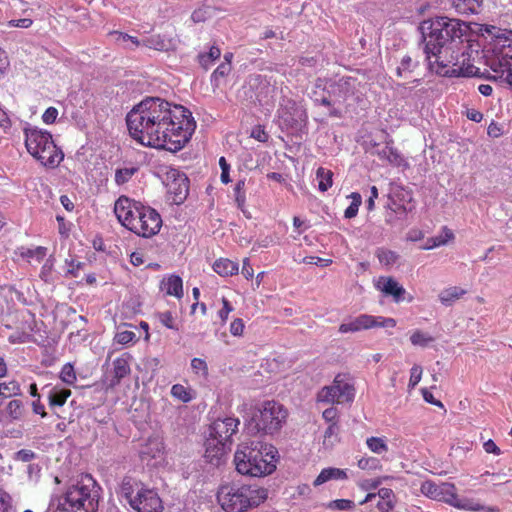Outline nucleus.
<instances>
[{
    "instance_id": "36",
    "label": "nucleus",
    "mask_w": 512,
    "mask_h": 512,
    "mask_svg": "<svg viewBox=\"0 0 512 512\" xmlns=\"http://www.w3.org/2000/svg\"><path fill=\"white\" fill-rule=\"evenodd\" d=\"M232 70V65L227 62H222L218 65V67L213 71L210 77L211 85L214 89L219 88L222 80L229 75Z\"/></svg>"
},
{
    "instance_id": "21",
    "label": "nucleus",
    "mask_w": 512,
    "mask_h": 512,
    "mask_svg": "<svg viewBox=\"0 0 512 512\" xmlns=\"http://www.w3.org/2000/svg\"><path fill=\"white\" fill-rule=\"evenodd\" d=\"M205 449V458L207 462L214 466H219L227 454L228 445L215 439H207Z\"/></svg>"
},
{
    "instance_id": "14",
    "label": "nucleus",
    "mask_w": 512,
    "mask_h": 512,
    "mask_svg": "<svg viewBox=\"0 0 512 512\" xmlns=\"http://www.w3.org/2000/svg\"><path fill=\"white\" fill-rule=\"evenodd\" d=\"M395 326L396 320L394 318L361 314L355 318H349L344 321L339 326V332L342 334L355 333L376 327L394 328Z\"/></svg>"
},
{
    "instance_id": "23",
    "label": "nucleus",
    "mask_w": 512,
    "mask_h": 512,
    "mask_svg": "<svg viewBox=\"0 0 512 512\" xmlns=\"http://www.w3.org/2000/svg\"><path fill=\"white\" fill-rule=\"evenodd\" d=\"M43 390H47V397L50 407H62L71 395V390L60 385H45Z\"/></svg>"
},
{
    "instance_id": "44",
    "label": "nucleus",
    "mask_w": 512,
    "mask_h": 512,
    "mask_svg": "<svg viewBox=\"0 0 512 512\" xmlns=\"http://www.w3.org/2000/svg\"><path fill=\"white\" fill-rule=\"evenodd\" d=\"M433 340L432 336L420 330H415L410 336V341L414 346L426 347Z\"/></svg>"
},
{
    "instance_id": "38",
    "label": "nucleus",
    "mask_w": 512,
    "mask_h": 512,
    "mask_svg": "<svg viewBox=\"0 0 512 512\" xmlns=\"http://www.w3.org/2000/svg\"><path fill=\"white\" fill-rule=\"evenodd\" d=\"M332 171L319 167L316 171V179L318 181V189L326 192L332 186Z\"/></svg>"
},
{
    "instance_id": "28",
    "label": "nucleus",
    "mask_w": 512,
    "mask_h": 512,
    "mask_svg": "<svg viewBox=\"0 0 512 512\" xmlns=\"http://www.w3.org/2000/svg\"><path fill=\"white\" fill-rule=\"evenodd\" d=\"M213 270L222 277L232 276L238 273L239 265L238 263L227 259L220 258L216 260L213 264Z\"/></svg>"
},
{
    "instance_id": "1",
    "label": "nucleus",
    "mask_w": 512,
    "mask_h": 512,
    "mask_svg": "<svg viewBox=\"0 0 512 512\" xmlns=\"http://www.w3.org/2000/svg\"><path fill=\"white\" fill-rule=\"evenodd\" d=\"M131 137L138 143L178 152L190 141L196 122L191 111L158 97H147L126 116Z\"/></svg>"
},
{
    "instance_id": "63",
    "label": "nucleus",
    "mask_w": 512,
    "mask_h": 512,
    "mask_svg": "<svg viewBox=\"0 0 512 512\" xmlns=\"http://www.w3.org/2000/svg\"><path fill=\"white\" fill-rule=\"evenodd\" d=\"M222 303L223 307L219 310L218 316L223 322H225L228 318L229 313L233 311V307L230 304V302L225 298L222 299Z\"/></svg>"
},
{
    "instance_id": "56",
    "label": "nucleus",
    "mask_w": 512,
    "mask_h": 512,
    "mask_svg": "<svg viewBox=\"0 0 512 512\" xmlns=\"http://www.w3.org/2000/svg\"><path fill=\"white\" fill-rule=\"evenodd\" d=\"M251 137L259 142H267L269 135L265 131L264 127L258 125L252 128L251 130Z\"/></svg>"
},
{
    "instance_id": "54",
    "label": "nucleus",
    "mask_w": 512,
    "mask_h": 512,
    "mask_svg": "<svg viewBox=\"0 0 512 512\" xmlns=\"http://www.w3.org/2000/svg\"><path fill=\"white\" fill-rule=\"evenodd\" d=\"M65 265L67 266L66 273L72 277H77L78 271L84 266V263L75 262L73 259H66Z\"/></svg>"
},
{
    "instance_id": "58",
    "label": "nucleus",
    "mask_w": 512,
    "mask_h": 512,
    "mask_svg": "<svg viewBox=\"0 0 512 512\" xmlns=\"http://www.w3.org/2000/svg\"><path fill=\"white\" fill-rule=\"evenodd\" d=\"M11 507V496L0 488V512H9Z\"/></svg>"
},
{
    "instance_id": "5",
    "label": "nucleus",
    "mask_w": 512,
    "mask_h": 512,
    "mask_svg": "<svg viewBox=\"0 0 512 512\" xmlns=\"http://www.w3.org/2000/svg\"><path fill=\"white\" fill-rule=\"evenodd\" d=\"M217 499L226 512H244L257 507L267 499V490L257 485H224Z\"/></svg>"
},
{
    "instance_id": "20",
    "label": "nucleus",
    "mask_w": 512,
    "mask_h": 512,
    "mask_svg": "<svg viewBox=\"0 0 512 512\" xmlns=\"http://www.w3.org/2000/svg\"><path fill=\"white\" fill-rule=\"evenodd\" d=\"M132 356L124 353L112 362V377L109 379V387L114 388L120 384L121 380L131 373L130 362Z\"/></svg>"
},
{
    "instance_id": "39",
    "label": "nucleus",
    "mask_w": 512,
    "mask_h": 512,
    "mask_svg": "<svg viewBox=\"0 0 512 512\" xmlns=\"http://www.w3.org/2000/svg\"><path fill=\"white\" fill-rule=\"evenodd\" d=\"M368 449L375 454H383L388 451L386 438L384 437H369L366 439Z\"/></svg>"
},
{
    "instance_id": "3",
    "label": "nucleus",
    "mask_w": 512,
    "mask_h": 512,
    "mask_svg": "<svg viewBox=\"0 0 512 512\" xmlns=\"http://www.w3.org/2000/svg\"><path fill=\"white\" fill-rule=\"evenodd\" d=\"M277 460V449L272 444L257 440L240 443L234 454L237 472L252 477H262L274 472Z\"/></svg>"
},
{
    "instance_id": "22",
    "label": "nucleus",
    "mask_w": 512,
    "mask_h": 512,
    "mask_svg": "<svg viewBox=\"0 0 512 512\" xmlns=\"http://www.w3.org/2000/svg\"><path fill=\"white\" fill-rule=\"evenodd\" d=\"M376 288L387 296H392L395 302L403 300L405 289L392 277H379L375 284Z\"/></svg>"
},
{
    "instance_id": "51",
    "label": "nucleus",
    "mask_w": 512,
    "mask_h": 512,
    "mask_svg": "<svg viewBox=\"0 0 512 512\" xmlns=\"http://www.w3.org/2000/svg\"><path fill=\"white\" fill-rule=\"evenodd\" d=\"M110 35L118 43H125L127 41H130L136 47H138L140 45V41L136 37L130 36L126 33L114 31Z\"/></svg>"
},
{
    "instance_id": "4",
    "label": "nucleus",
    "mask_w": 512,
    "mask_h": 512,
    "mask_svg": "<svg viewBox=\"0 0 512 512\" xmlns=\"http://www.w3.org/2000/svg\"><path fill=\"white\" fill-rule=\"evenodd\" d=\"M484 58L491 71L489 79L512 91V31L504 30L497 34Z\"/></svg>"
},
{
    "instance_id": "45",
    "label": "nucleus",
    "mask_w": 512,
    "mask_h": 512,
    "mask_svg": "<svg viewBox=\"0 0 512 512\" xmlns=\"http://www.w3.org/2000/svg\"><path fill=\"white\" fill-rule=\"evenodd\" d=\"M60 379L67 385H73L76 382V373L71 363H66L63 365L60 371Z\"/></svg>"
},
{
    "instance_id": "32",
    "label": "nucleus",
    "mask_w": 512,
    "mask_h": 512,
    "mask_svg": "<svg viewBox=\"0 0 512 512\" xmlns=\"http://www.w3.org/2000/svg\"><path fill=\"white\" fill-rule=\"evenodd\" d=\"M220 56V48L217 46H211L209 51L201 52L198 54V63L203 69L208 70L215 63V61L220 58Z\"/></svg>"
},
{
    "instance_id": "33",
    "label": "nucleus",
    "mask_w": 512,
    "mask_h": 512,
    "mask_svg": "<svg viewBox=\"0 0 512 512\" xmlns=\"http://www.w3.org/2000/svg\"><path fill=\"white\" fill-rule=\"evenodd\" d=\"M163 450V444L158 438H150L141 448L140 456L145 458H156Z\"/></svg>"
},
{
    "instance_id": "10",
    "label": "nucleus",
    "mask_w": 512,
    "mask_h": 512,
    "mask_svg": "<svg viewBox=\"0 0 512 512\" xmlns=\"http://www.w3.org/2000/svg\"><path fill=\"white\" fill-rule=\"evenodd\" d=\"M287 410L282 404L274 400L264 402L258 409V413L252 418L255 422V429L266 434H273L279 431L286 422Z\"/></svg>"
},
{
    "instance_id": "47",
    "label": "nucleus",
    "mask_w": 512,
    "mask_h": 512,
    "mask_svg": "<svg viewBox=\"0 0 512 512\" xmlns=\"http://www.w3.org/2000/svg\"><path fill=\"white\" fill-rule=\"evenodd\" d=\"M423 369L420 365L415 364L412 366L410 370V379L408 383V388L410 390L414 389L417 384L421 381Z\"/></svg>"
},
{
    "instance_id": "64",
    "label": "nucleus",
    "mask_w": 512,
    "mask_h": 512,
    "mask_svg": "<svg viewBox=\"0 0 512 512\" xmlns=\"http://www.w3.org/2000/svg\"><path fill=\"white\" fill-rule=\"evenodd\" d=\"M421 393H422L423 399L427 403L432 404V405L437 406V407L443 408L442 402L437 400V399H435L433 394L427 388H422L421 389Z\"/></svg>"
},
{
    "instance_id": "19",
    "label": "nucleus",
    "mask_w": 512,
    "mask_h": 512,
    "mask_svg": "<svg viewBox=\"0 0 512 512\" xmlns=\"http://www.w3.org/2000/svg\"><path fill=\"white\" fill-rule=\"evenodd\" d=\"M24 414L25 408L21 400H10L4 406L0 403V424L9 425L20 421Z\"/></svg>"
},
{
    "instance_id": "43",
    "label": "nucleus",
    "mask_w": 512,
    "mask_h": 512,
    "mask_svg": "<svg viewBox=\"0 0 512 512\" xmlns=\"http://www.w3.org/2000/svg\"><path fill=\"white\" fill-rule=\"evenodd\" d=\"M213 16V8L209 5H202L195 9L191 15V19L195 23L204 22Z\"/></svg>"
},
{
    "instance_id": "61",
    "label": "nucleus",
    "mask_w": 512,
    "mask_h": 512,
    "mask_svg": "<svg viewBox=\"0 0 512 512\" xmlns=\"http://www.w3.org/2000/svg\"><path fill=\"white\" fill-rule=\"evenodd\" d=\"M35 458L32 450L22 449L15 453L14 459L21 462H29Z\"/></svg>"
},
{
    "instance_id": "62",
    "label": "nucleus",
    "mask_w": 512,
    "mask_h": 512,
    "mask_svg": "<svg viewBox=\"0 0 512 512\" xmlns=\"http://www.w3.org/2000/svg\"><path fill=\"white\" fill-rule=\"evenodd\" d=\"M244 331V323L240 318L234 319L230 324V333L233 336H241Z\"/></svg>"
},
{
    "instance_id": "55",
    "label": "nucleus",
    "mask_w": 512,
    "mask_h": 512,
    "mask_svg": "<svg viewBox=\"0 0 512 512\" xmlns=\"http://www.w3.org/2000/svg\"><path fill=\"white\" fill-rule=\"evenodd\" d=\"M219 166L221 168L220 179L222 183L227 184L231 181L229 176L230 165L227 163L225 157H220Z\"/></svg>"
},
{
    "instance_id": "13",
    "label": "nucleus",
    "mask_w": 512,
    "mask_h": 512,
    "mask_svg": "<svg viewBox=\"0 0 512 512\" xmlns=\"http://www.w3.org/2000/svg\"><path fill=\"white\" fill-rule=\"evenodd\" d=\"M359 82L353 77H342L329 84L327 93L329 94L331 104H347L359 100L358 95Z\"/></svg>"
},
{
    "instance_id": "46",
    "label": "nucleus",
    "mask_w": 512,
    "mask_h": 512,
    "mask_svg": "<svg viewBox=\"0 0 512 512\" xmlns=\"http://www.w3.org/2000/svg\"><path fill=\"white\" fill-rule=\"evenodd\" d=\"M191 369L195 374L203 378H206L208 376V366L204 359L193 358L191 360Z\"/></svg>"
},
{
    "instance_id": "34",
    "label": "nucleus",
    "mask_w": 512,
    "mask_h": 512,
    "mask_svg": "<svg viewBox=\"0 0 512 512\" xmlns=\"http://www.w3.org/2000/svg\"><path fill=\"white\" fill-rule=\"evenodd\" d=\"M465 293L466 291L460 287H449L440 292L439 300L443 305L449 306L461 298Z\"/></svg>"
},
{
    "instance_id": "35",
    "label": "nucleus",
    "mask_w": 512,
    "mask_h": 512,
    "mask_svg": "<svg viewBox=\"0 0 512 512\" xmlns=\"http://www.w3.org/2000/svg\"><path fill=\"white\" fill-rule=\"evenodd\" d=\"M381 501L378 502L377 508L380 512H390L394 508V493L389 488H381L378 491Z\"/></svg>"
},
{
    "instance_id": "29",
    "label": "nucleus",
    "mask_w": 512,
    "mask_h": 512,
    "mask_svg": "<svg viewBox=\"0 0 512 512\" xmlns=\"http://www.w3.org/2000/svg\"><path fill=\"white\" fill-rule=\"evenodd\" d=\"M453 238L454 233L452 230L444 226L442 227L441 233L439 235L427 239L425 245L421 248L423 250H431L433 248L447 244Z\"/></svg>"
},
{
    "instance_id": "48",
    "label": "nucleus",
    "mask_w": 512,
    "mask_h": 512,
    "mask_svg": "<svg viewBox=\"0 0 512 512\" xmlns=\"http://www.w3.org/2000/svg\"><path fill=\"white\" fill-rule=\"evenodd\" d=\"M357 465L362 470H376L380 467V461L374 457H362Z\"/></svg>"
},
{
    "instance_id": "12",
    "label": "nucleus",
    "mask_w": 512,
    "mask_h": 512,
    "mask_svg": "<svg viewBox=\"0 0 512 512\" xmlns=\"http://www.w3.org/2000/svg\"><path fill=\"white\" fill-rule=\"evenodd\" d=\"M277 117L282 130L299 129L306 124L308 119L304 107L292 99H282L277 110Z\"/></svg>"
},
{
    "instance_id": "11",
    "label": "nucleus",
    "mask_w": 512,
    "mask_h": 512,
    "mask_svg": "<svg viewBox=\"0 0 512 512\" xmlns=\"http://www.w3.org/2000/svg\"><path fill=\"white\" fill-rule=\"evenodd\" d=\"M354 397V386L340 374L335 377L331 385L323 387L317 394L318 402L326 404L352 402Z\"/></svg>"
},
{
    "instance_id": "40",
    "label": "nucleus",
    "mask_w": 512,
    "mask_h": 512,
    "mask_svg": "<svg viewBox=\"0 0 512 512\" xmlns=\"http://www.w3.org/2000/svg\"><path fill=\"white\" fill-rule=\"evenodd\" d=\"M376 256L379 262L386 267L394 265L399 258V255L395 251L385 248H379L376 252Z\"/></svg>"
},
{
    "instance_id": "59",
    "label": "nucleus",
    "mask_w": 512,
    "mask_h": 512,
    "mask_svg": "<svg viewBox=\"0 0 512 512\" xmlns=\"http://www.w3.org/2000/svg\"><path fill=\"white\" fill-rule=\"evenodd\" d=\"M303 262L305 264H309V265H317V266H321V267H327L332 263V260L315 257V256H308L303 259Z\"/></svg>"
},
{
    "instance_id": "2",
    "label": "nucleus",
    "mask_w": 512,
    "mask_h": 512,
    "mask_svg": "<svg viewBox=\"0 0 512 512\" xmlns=\"http://www.w3.org/2000/svg\"><path fill=\"white\" fill-rule=\"evenodd\" d=\"M468 29L465 22L448 17H436L421 23L424 52L431 67L438 65L437 73L447 77L480 75V69L469 62V55L460 47Z\"/></svg>"
},
{
    "instance_id": "26",
    "label": "nucleus",
    "mask_w": 512,
    "mask_h": 512,
    "mask_svg": "<svg viewBox=\"0 0 512 512\" xmlns=\"http://www.w3.org/2000/svg\"><path fill=\"white\" fill-rule=\"evenodd\" d=\"M348 478L347 470L335 468V467H328L322 469V471L319 473V475L316 477V479L313 482V485L315 487L320 486L330 480H345Z\"/></svg>"
},
{
    "instance_id": "8",
    "label": "nucleus",
    "mask_w": 512,
    "mask_h": 512,
    "mask_svg": "<svg viewBox=\"0 0 512 512\" xmlns=\"http://www.w3.org/2000/svg\"><path fill=\"white\" fill-rule=\"evenodd\" d=\"M420 491L424 496L432 500L444 502L460 510L472 512L489 511L484 505L471 498L459 497L453 483L443 482L436 484L431 480H427L421 484Z\"/></svg>"
},
{
    "instance_id": "53",
    "label": "nucleus",
    "mask_w": 512,
    "mask_h": 512,
    "mask_svg": "<svg viewBox=\"0 0 512 512\" xmlns=\"http://www.w3.org/2000/svg\"><path fill=\"white\" fill-rule=\"evenodd\" d=\"M145 45L149 48L155 49V50H164L166 48V44L163 39H161L160 36H151L145 41Z\"/></svg>"
},
{
    "instance_id": "27",
    "label": "nucleus",
    "mask_w": 512,
    "mask_h": 512,
    "mask_svg": "<svg viewBox=\"0 0 512 512\" xmlns=\"http://www.w3.org/2000/svg\"><path fill=\"white\" fill-rule=\"evenodd\" d=\"M326 83L323 79L319 78L316 80L311 92L309 93L310 98L315 102V104H320L323 106L330 107L331 100L329 95H326Z\"/></svg>"
},
{
    "instance_id": "6",
    "label": "nucleus",
    "mask_w": 512,
    "mask_h": 512,
    "mask_svg": "<svg viewBox=\"0 0 512 512\" xmlns=\"http://www.w3.org/2000/svg\"><path fill=\"white\" fill-rule=\"evenodd\" d=\"M98 497L95 481L86 475L57 498L55 512H95Z\"/></svg>"
},
{
    "instance_id": "24",
    "label": "nucleus",
    "mask_w": 512,
    "mask_h": 512,
    "mask_svg": "<svg viewBox=\"0 0 512 512\" xmlns=\"http://www.w3.org/2000/svg\"><path fill=\"white\" fill-rule=\"evenodd\" d=\"M392 140H388L383 147H377L373 152L379 159L387 161L394 166H401L404 162L401 154L392 145Z\"/></svg>"
},
{
    "instance_id": "30",
    "label": "nucleus",
    "mask_w": 512,
    "mask_h": 512,
    "mask_svg": "<svg viewBox=\"0 0 512 512\" xmlns=\"http://www.w3.org/2000/svg\"><path fill=\"white\" fill-rule=\"evenodd\" d=\"M171 396L183 403L191 402L196 398V392L191 387L182 384H174L170 390Z\"/></svg>"
},
{
    "instance_id": "37",
    "label": "nucleus",
    "mask_w": 512,
    "mask_h": 512,
    "mask_svg": "<svg viewBox=\"0 0 512 512\" xmlns=\"http://www.w3.org/2000/svg\"><path fill=\"white\" fill-rule=\"evenodd\" d=\"M22 390L20 384L16 380L0 383V397L9 398L13 396H21Z\"/></svg>"
},
{
    "instance_id": "9",
    "label": "nucleus",
    "mask_w": 512,
    "mask_h": 512,
    "mask_svg": "<svg viewBox=\"0 0 512 512\" xmlns=\"http://www.w3.org/2000/svg\"><path fill=\"white\" fill-rule=\"evenodd\" d=\"M120 492L129 505L138 512H161L163 510V503L158 493L132 478L123 479Z\"/></svg>"
},
{
    "instance_id": "7",
    "label": "nucleus",
    "mask_w": 512,
    "mask_h": 512,
    "mask_svg": "<svg viewBox=\"0 0 512 512\" xmlns=\"http://www.w3.org/2000/svg\"><path fill=\"white\" fill-rule=\"evenodd\" d=\"M24 134L28 153L45 167H57L63 160V152L56 146L48 131L27 126Z\"/></svg>"
},
{
    "instance_id": "25",
    "label": "nucleus",
    "mask_w": 512,
    "mask_h": 512,
    "mask_svg": "<svg viewBox=\"0 0 512 512\" xmlns=\"http://www.w3.org/2000/svg\"><path fill=\"white\" fill-rule=\"evenodd\" d=\"M160 289L167 295L180 299L183 296V281L178 275H169L161 281Z\"/></svg>"
},
{
    "instance_id": "15",
    "label": "nucleus",
    "mask_w": 512,
    "mask_h": 512,
    "mask_svg": "<svg viewBox=\"0 0 512 512\" xmlns=\"http://www.w3.org/2000/svg\"><path fill=\"white\" fill-rule=\"evenodd\" d=\"M140 210H142V212L138 215L137 221L132 224L131 232L144 238H150L160 231L162 218L160 214L150 206L141 207Z\"/></svg>"
},
{
    "instance_id": "57",
    "label": "nucleus",
    "mask_w": 512,
    "mask_h": 512,
    "mask_svg": "<svg viewBox=\"0 0 512 512\" xmlns=\"http://www.w3.org/2000/svg\"><path fill=\"white\" fill-rule=\"evenodd\" d=\"M133 169H119L115 173V181L117 184H123L127 182L133 175Z\"/></svg>"
},
{
    "instance_id": "50",
    "label": "nucleus",
    "mask_w": 512,
    "mask_h": 512,
    "mask_svg": "<svg viewBox=\"0 0 512 512\" xmlns=\"http://www.w3.org/2000/svg\"><path fill=\"white\" fill-rule=\"evenodd\" d=\"M135 338H136V334L133 331L124 330V331L117 332L114 337V340L119 344L126 345V344L134 341Z\"/></svg>"
},
{
    "instance_id": "42",
    "label": "nucleus",
    "mask_w": 512,
    "mask_h": 512,
    "mask_svg": "<svg viewBox=\"0 0 512 512\" xmlns=\"http://www.w3.org/2000/svg\"><path fill=\"white\" fill-rule=\"evenodd\" d=\"M156 318L167 329L179 331V326H178L176 319L173 316L172 312H170V311L159 312L156 314Z\"/></svg>"
},
{
    "instance_id": "16",
    "label": "nucleus",
    "mask_w": 512,
    "mask_h": 512,
    "mask_svg": "<svg viewBox=\"0 0 512 512\" xmlns=\"http://www.w3.org/2000/svg\"><path fill=\"white\" fill-rule=\"evenodd\" d=\"M163 182L171 201L177 205L183 203L189 193V179L187 176L178 169L170 168L167 170Z\"/></svg>"
},
{
    "instance_id": "60",
    "label": "nucleus",
    "mask_w": 512,
    "mask_h": 512,
    "mask_svg": "<svg viewBox=\"0 0 512 512\" xmlns=\"http://www.w3.org/2000/svg\"><path fill=\"white\" fill-rule=\"evenodd\" d=\"M58 116V110L55 107H49L42 115V120L45 124H53Z\"/></svg>"
},
{
    "instance_id": "49",
    "label": "nucleus",
    "mask_w": 512,
    "mask_h": 512,
    "mask_svg": "<svg viewBox=\"0 0 512 512\" xmlns=\"http://www.w3.org/2000/svg\"><path fill=\"white\" fill-rule=\"evenodd\" d=\"M328 507L332 510H350L355 507V504L353 501L348 499H337L331 501Z\"/></svg>"
},
{
    "instance_id": "52",
    "label": "nucleus",
    "mask_w": 512,
    "mask_h": 512,
    "mask_svg": "<svg viewBox=\"0 0 512 512\" xmlns=\"http://www.w3.org/2000/svg\"><path fill=\"white\" fill-rule=\"evenodd\" d=\"M413 67H414V63H413L411 57L405 56L401 60L400 65L397 67V70H396L397 75L402 77V76H404V74L406 72H410Z\"/></svg>"
},
{
    "instance_id": "18",
    "label": "nucleus",
    "mask_w": 512,
    "mask_h": 512,
    "mask_svg": "<svg viewBox=\"0 0 512 512\" xmlns=\"http://www.w3.org/2000/svg\"><path fill=\"white\" fill-rule=\"evenodd\" d=\"M239 423V419L234 417L215 420L211 426L210 438L228 445L231 437L237 432Z\"/></svg>"
},
{
    "instance_id": "17",
    "label": "nucleus",
    "mask_w": 512,
    "mask_h": 512,
    "mask_svg": "<svg viewBox=\"0 0 512 512\" xmlns=\"http://www.w3.org/2000/svg\"><path fill=\"white\" fill-rule=\"evenodd\" d=\"M145 206L139 201L120 196L114 204V213L121 225L131 231L132 224L137 221L138 215L142 212L140 208Z\"/></svg>"
},
{
    "instance_id": "41",
    "label": "nucleus",
    "mask_w": 512,
    "mask_h": 512,
    "mask_svg": "<svg viewBox=\"0 0 512 512\" xmlns=\"http://www.w3.org/2000/svg\"><path fill=\"white\" fill-rule=\"evenodd\" d=\"M352 199L350 205L344 211V217L347 219L354 218L359 210V207L362 203V197L359 193L353 192L349 196Z\"/></svg>"
},
{
    "instance_id": "31",
    "label": "nucleus",
    "mask_w": 512,
    "mask_h": 512,
    "mask_svg": "<svg viewBox=\"0 0 512 512\" xmlns=\"http://www.w3.org/2000/svg\"><path fill=\"white\" fill-rule=\"evenodd\" d=\"M453 7L459 14L478 13L482 0H451Z\"/></svg>"
}]
</instances>
